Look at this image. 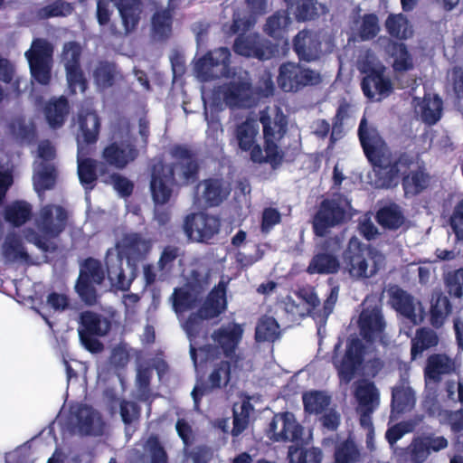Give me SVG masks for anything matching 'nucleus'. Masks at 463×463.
Returning <instances> with one entry per match:
<instances>
[{"label":"nucleus","mask_w":463,"mask_h":463,"mask_svg":"<svg viewBox=\"0 0 463 463\" xmlns=\"http://www.w3.org/2000/svg\"><path fill=\"white\" fill-rule=\"evenodd\" d=\"M391 300L397 312L413 324L417 323L414 298L411 294L397 287L391 293Z\"/></svg>","instance_id":"ea45409f"},{"label":"nucleus","mask_w":463,"mask_h":463,"mask_svg":"<svg viewBox=\"0 0 463 463\" xmlns=\"http://www.w3.org/2000/svg\"><path fill=\"white\" fill-rule=\"evenodd\" d=\"M404 196L414 197L423 193L430 184L431 176L423 163L411 153L400 152L382 170L376 171L375 183L379 188H395L400 183Z\"/></svg>","instance_id":"7ed1b4c3"},{"label":"nucleus","mask_w":463,"mask_h":463,"mask_svg":"<svg viewBox=\"0 0 463 463\" xmlns=\"http://www.w3.org/2000/svg\"><path fill=\"white\" fill-rule=\"evenodd\" d=\"M98 161L90 158L78 157V176L80 184L86 190H92L98 180Z\"/></svg>","instance_id":"49530a36"},{"label":"nucleus","mask_w":463,"mask_h":463,"mask_svg":"<svg viewBox=\"0 0 463 463\" xmlns=\"http://www.w3.org/2000/svg\"><path fill=\"white\" fill-rule=\"evenodd\" d=\"M243 328L237 323L222 326L212 334L213 340L222 349L224 357L231 360L235 366L241 360L236 350L241 342Z\"/></svg>","instance_id":"6ab92c4d"},{"label":"nucleus","mask_w":463,"mask_h":463,"mask_svg":"<svg viewBox=\"0 0 463 463\" xmlns=\"http://www.w3.org/2000/svg\"><path fill=\"white\" fill-rule=\"evenodd\" d=\"M227 306L226 284L222 281L208 294L203 304L199 307L204 317L210 319L219 317Z\"/></svg>","instance_id":"2f4dec72"},{"label":"nucleus","mask_w":463,"mask_h":463,"mask_svg":"<svg viewBox=\"0 0 463 463\" xmlns=\"http://www.w3.org/2000/svg\"><path fill=\"white\" fill-rule=\"evenodd\" d=\"M119 412L122 421L130 425L137 421L141 416V407L136 402L122 400L119 403Z\"/></svg>","instance_id":"69168bd1"},{"label":"nucleus","mask_w":463,"mask_h":463,"mask_svg":"<svg viewBox=\"0 0 463 463\" xmlns=\"http://www.w3.org/2000/svg\"><path fill=\"white\" fill-rule=\"evenodd\" d=\"M252 95V85L248 80H232L222 90L223 101L231 109L250 108Z\"/></svg>","instance_id":"b1692460"},{"label":"nucleus","mask_w":463,"mask_h":463,"mask_svg":"<svg viewBox=\"0 0 463 463\" xmlns=\"http://www.w3.org/2000/svg\"><path fill=\"white\" fill-rule=\"evenodd\" d=\"M354 397L358 402L360 422L362 425H365L367 421H370L371 415L379 405V391L373 382L364 381L356 386Z\"/></svg>","instance_id":"393cba45"},{"label":"nucleus","mask_w":463,"mask_h":463,"mask_svg":"<svg viewBox=\"0 0 463 463\" xmlns=\"http://www.w3.org/2000/svg\"><path fill=\"white\" fill-rule=\"evenodd\" d=\"M369 249L356 237L353 236L349 240L342 259L345 269L351 278L356 279H369L377 273L378 267L375 260L372 259V264H369Z\"/></svg>","instance_id":"1a4fd4ad"},{"label":"nucleus","mask_w":463,"mask_h":463,"mask_svg":"<svg viewBox=\"0 0 463 463\" xmlns=\"http://www.w3.org/2000/svg\"><path fill=\"white\" fill-rule=\"evenodd\" d=\"M138 156V148L130 141H112L101 152L103 164L118 170L125 169Z\"/></svg>","instance_id":"a211bd4d"},{"label":"nucleus","mask_w":463,"mask_h":463,"mask_svg":"<svg viewBox=\"0 0 463 463\" xmlns=\"http://www.w3.org/2000/svg\"><path fill=\"white\" fill-rule=\"evenodd\" d=\"M152 249V241L139 232L125 233L116 249H109L105 256L108 279L117 289L127 291L137 276V264L145 260Z\"/></svg>","instance_id":"f03ea898"},{"label":"nucleus","mask_w":463,"mask_h":463,"mask_svg":"<svg viewBox=\"0 0 463 463\" xmlns=\"http://www.w3.org/2000/svg\"><path fill=\"white\" fill-rule=\"evenodd\" d=\"M439 343V337L435 331L428 327H420L416 330L415 336L411 339V355L416 359L424 351L434 347Z\"/></svg>","instance_id":"a19ab883"},{"label":"nucleus","mask_w":463,"mask_h":463,"mask_svg":"<svg viewBox=\"0 0 463 463\" xmlns=\"http://www.w3.org/2000/svg\"><path fill=\"white\" fill-rule=\"evenodd\" d=\"M79 430L83 435H91L94 429V411L86 404L79 405L73 412Z\"/></svg>","instance_id":"5fc2aeb1"},{"label":"nucleus","mask_w":463,"mask_h":463,"mask_svg":"<svg viewBox=\"0 0 463 463\" xmlns=\"http://www.w3.org/2000/svg\"><path fill=\"white\" fill-rule=\"evenodd\" d=\"M74 7L72 4L63 0H56L53 3L40 8L37 15L41 19L51 17L67 16L72 14Z\"/></svg>","instance_id":"13d9d810"},{"label":"nucleus","mask_w":463,"mask_h":463,"mask_svg":"<svg viewBox=\"0 0 463 463\" xmlns=\"http://www.w3.org/2000/svg\"><path fill=\"white\" fill-rule=\"evenodd\" d=\"M33 80L47 86L52 80L53 46L46 39L35 38L24 53Z\"/></svg>","instance_id":"6e6552de"},{"label":"nucleus","mask_w":463,"mask_h":463,"mask_svg":"<svg viewBox=\"0 0 463 463\" xmlns=\"http://www.w3.org/2000/svg\"><path fill=\"white\" fill-rule=\"evenodd\" d=\"M293 51L299 61L311 62L322 54V41L319 32L308 29L299 31L293 38Z\"/></svg>","instance_id":"4be33fe9"},{"label":"nucleus","mask_w":463,"mask_h":463,"mask_svg":"<svg viewBox=\"0 0 463 463\" xmlns=\"http://www.w3.org/2000/svg\"><path fill=\"white\" fill-rule=\"evenodd\" d=\"M173 15L169 9L156 11L151 19L152 32L159 40H166L172 33Z\"/></svg>","instance_id":"de8ad7c7"},{"label":"nucleus","mask_w":463,"mask_h":463,"mask_svg":"<svg viewBox=\"0 0 463 463\" xmlns=\"http://www.w3.org/2000/svg\"><path fill=\"white\" fill-rule=\"evenodd\" d=\"M116 6L118 10L122 25L126 33H132L138 27L143 3L141 0H118Z\"/></svg>","instance_id":"c85d7f7f"},{"label":"nucleus","mask_w":463,"mask_h":463,"mask_svg":"<svg viewBox=\"0 0 463 463\" xmlns=\"http://www.w3.org/2000/svg\"><path fill=\"white\" fill-rule=\"evenodd\" d=\"M267 432L275 442L297 441L301 439L302 427L296 421L293 413L286 411L274 415Z\"/></svg>","instance_id":"aec40b11"},{"label":"nucleus","mask_w":463,"mask_h":463,"mask_svg":"<svg viewBox=\"0 0 463 463\" xmlns=\"http://www.w3.org/2000/svg\"><path fill=\"white\" fill-rule=\"evenodd\" d=\"M233 51L241 56L266 61L275 56L278 45L257 33H251L239 35L234 41Z\"/></svg>","instance_id":"dca6fc26"},{"label":"nucleus","mask_w":463,"mask_h":463,"mask_svg":"<svg viewBox=\"0 0 463 463\" xmlns=\"http://www.w3.org/2000/svg\"><path fill=\"white\" fill-rule=\"evenodd\" d=\"M416 398L413 390L409 386L398 385L392 390L391 412L400 416L410 411L415 405Z\"/></svg>","instance_id":"f704fd0d"},{"label":"nucleus","mask_w":463,"mask_h":463,"mask_svg":"<svg viewBox=\"0 0 463 463\" xmlns=\"http://www.w3.org/2000/svg\"><path fill=\"white\" fill-rule=\"evenodd\" d=\"M288 458L289 463H321L322 451L319 448L292 445L288 448Z\"/></svg>","instance_id":"09e8293b"},{"label":"nucleus","mask_w":463,"mask_h":463,"mask_svg":"<svg viewBox=\"0 0 463 463\" xmlns=\"http://www.w3.org/2000/svg\"><path fill=\"white\" fill-rule=\"evenodd\" d=\"M385 27L388 33L393 38L405 40L409 37L408 21L402 14H390L385 21Z\"/></svg>","instance_id":"052dcab7"},{"label":"nucleus","mask_w":463,"mask_h":463,"mask_svg":"<svg viewBox=\"0 0 463 463\" xmlns=\"http://www.w3.org/2000/svg\"><path fill=\"white\" fill-rule=\"evenodd\" d=\"M118 71L115 63L100 61L93 71V79L97 86L108 89L114 85Z\"/></svg>","instance_id":"8fccbe9b"},{"label":"nucleus","mask_w":463,"mask_h":463,"mask_svg":"<svg viewBox=\"0 0 463 463\" xmlns=\"http://www.w3.org/2000/svg\"><path fill=\"white\" fill-rule=\"evenodd\" d=\"M334 458L335 463H356L360 451L354 441L347 439L335 447Z\"/></svg>","instance_id":"864d4df0"},{"label":"nucleus","mask_w":463,"mask_h":463,"mask_svg":"<svg viewBox=\"0 0 463 463\" xmlns=\"http://www.w3.org/2000/svg\"><path fill=\"white\" fill-rule=\"evenodd\" d=\"M387 52L393 58L392 68L397 72L408 71L413 68V61L411 53L405 43L392 42Z\"/></svg>","instance_id":"79ce46f5"},{"label":"nucleus","mask_w":463,"mask_h":463,"mask_svg":"<svg viewBox=\"0 0 463 463\" xmlns=\"http://www.w3.org/2000/svg\"><path fill=\"white\" fill-rule=\"evenodd\" d=\"M340 269V262L336 256L331 253L319 252L315 254L306 269L310 274H335Z\"/></svg>","instance_id":"4c0bfd02"},{"label":"nucleus","mask_w":463,"mask_h":463,"mask_svg":"<svg viewBox=\"0 0 463 463\" xmlns=\"http://www.w3.org/2000/svg\"><path fill=\"white\" fill-rule=\"evenodd\" d=\"M279 325L272 317H264L256 326L255 339L257 342H274L279 336Z\"/></svg>","instance_id":"603ef678"},{"label":"nucleus","mask_w":463,"mask_h":463,"mask_svg":"<svg viewBox=\"0 0 463 463\" xmlns=\"http://www.w3.org/2000/svg\"><path fill=\"white\" fill-rule=\"evenodd\" d=\"M302 400L304 410L309 414H319L330 404V397L322 391L305 392Z\"/></svg>","instance_id":"3c124183"},{"label":"nucleus","mask_w":463,"mask_h":463,"mask_svg":"<svg viewBox=\"0 0 463 463\" xmlns=\"http://www.w3.org/2000/svg\"><path fill=\"white\" fill-rule=\"evenodd\" d=\"M169 154L174 159L172 163L159 161L151 167L149 188L156 205H164L170 201L174 186H188L199 178L197 153L189 146L175 144L170 148Z\"/></svg>","instance_id":"f257e3e1"},{"label":"nucleus","mask_w":463,"mask_h":463,"mask_svg":"<svg viewBox=\"0 0 463 463\" xmlns=\"http://www.w3.org/2000/svg\"><path fill=\"white\" fill-rule=\"evenodd\" d=\"M4 260L7 262L24 261L30 260V256L24 246L22 238L14 232H8L0 248Z\"/></svg>","instance_id":"7c9ffc66"},{"label":"nucleus","mask_w":463,"mask_h":463,"mask_svg":"<svg viewBox=\"0 0 463 463\" xmlns=\"http://www.w3.org/2000/svg\"><path fill=\"white\" fill-rule=\"evenodd\" d=\"M380 32L379 19L375 14H365L362 17L359 35L363 41L375 38Z\"/></svg>","instance_id":"680f3d73"},{"label":"nucleus","mask_w":463,"mask_h":463,"mask_svg":"<svg viewBox=\"0 0 463 463\" xmlns=\"http://www.w3.org/2000/svg\"><path fill=\"white\" fill-rule=\"evenodd\" d=\"M144 449L149 455V463H169L166 450L157 435L151 434L147 438L144 445Z\"/></svg>","instance_id":"4d7b16f0"},{"label":"nucleus","mask_w":463,"mask_h":463,"mask_svg":"<svg viewBox=\"0 0 463 463\" xmlns=\"http://www.w3.org/2000/svg\"><path fill=\"white\" fill-rule=\"evenodd\" d=\"M448 446L449 441L444 436L428 432L414 437L408 449L413 463H424L432 452H439Z\"/></svg>","instance_id":"412c9836"},{"label":"nucleus","mask_w":463,"mask_h":463,"mask_svg":"<svg viewBox=\"0 0 463 463\" xmlns=\"http://www.w3.org/2000/svg\"><path fill=\"white\" fill-rule=\"evenodd\" d=\"M195 304V298L188 290L175 288L173 293V307L176 313L192 309Z\"/></svg>","instance_id":"0e129e2a"},{"label":"nucleus","mask_w":463,"mask_h":463,"mask_svg":"<svg viewBox=\"0 0 463 463\" xmlns=\"http://www.w3.org/2000/svg\"><path fill=\"white\" fill-rule=\"evenodd\" d=\"M375 219L379 225L390 231L399 230L406 221L401 207L395 203L381 207Z\"/></svg>","instance_id":"c9c22d12"},{"label":"nucleus","mask_w":463,"mask_h":463,"mask_svg":"<svg viewBox=\"0 0 463 463\" xmlns=\"http://www.w3.org/2000/svg\"><path fill=\"white\" fill-rule=\"evenodd\" d=\"M231 52L227 47H220L206 52L195 63V70L204 80L227 77L230 71Z\"/></svg>","instance_id":"f3484780"},{"label":"nucleus","mask_w":463,"mask_h":463,"mask_svg":"<svg viewBox=\"0 0 463 463\" xmlns=\"http://www.w3.org/2000/svg\"><path fill=\"white\" fill-rule=\"evenodd\" d=\"M452 305L449 298L442 292H435L431 298L430 322L436 327H440L447 317L451 313Z\"/></svg>","instance_id":"58836bf2"},{"label":"nucleus","mask_w":463,"mask_h":463,"mask_svg":"<svg viewBox=\"0 0 463 463\" xmlns=\"http://www.w3.org/2000/svg\"><path fill=\"white\" fill-rule=\"evenodd\" d=\"M364 346L358 338L347 341L345 353L338 364H335L340 381L349 383L354 377L364 360Z\"/></svg>","instance_id":"5701e85b"},{"label":"nucleus","mask_w":463,"mask_h":463,"mask_svg":"<svg viewBox=\"0 0 463 463\" xmlns=\"http://www.w3.org/2000/svg\"><path fill=\"white\" fill-rule=\"evenodd\" d=\"M79 134L77 141L80 144L93 145L98 141L100 119L93 110H80L78 114Z\"/></svg>","instance_id":"bb28decb"},{"label":"nucleus","mask_w":463,"mask_h":463,"mask_svg":"<svg viewBox=\"0 0 463 463\" xmlns=\"http://www.w3.org/2000/svg\"><path fill=\"white\" fill-rule=\"evenodd\" d=\"M279 87L285 92H298L307 86L321 83L319 72L299 63L284 62L279 66L277 79Z\"/></svg>","instance_id":"9b49d317"},{"label":"nucleus","mask_w":463,"mask_h":463,"mask_svg":"<svg viewBox=\"0 0 463 463\" xmlns=\"http://www.w3.org/2000/svg\"><path fill=\"white\" fill-rule=\"evenodd\" d=\"M104 279L105 271L99 260L89 257L82 261L74 288L84 304L93 306L97 303L98 293L95 285H101Z\"/></svg>","instance_id":"9d476101"},{"label":"nucleus","mask_w":463,"mask_h":463,"mask_svg":"<svg viewBox=\"0 0 463 463\" xmlns=\"http://www.w3.org/2000/svg\"><path fill=\"white\" fill-rule=\"evenodd\" d=\"M78 323V334L84 348L92 354L103 351L104 345L98 337L109 334L111 321L99 313L85 310L80 312Z\"/></svg>","instance_id":"0eeeda50"},{"label":"nucleus","mask_w":463,"mask_h":463,"mask_svg":"<svg viewBox=\"0 0 463 463\" xmlns=\"http://www.w3.org/2000/svg\"><path fill=\"white\" fill-rule=\"evenodd\" d=\"M358 137L369 163L378 170L383 169L386 165H384L383 152L385 142L375 128L368 126L365 118H363L360 121Z\"/></svg>","instance_id":"2eb2a0df"},{"label":"nucleus","mask_w":463,"mask_h":463,"mask_svg":"<svg viewBox=\"0 0 463 463\" xmlns=\"http://www.w3.org/2000/svg\"><path fill=\"white\" fill-rule=\"evenodd\" d=\"M56 170L52 165L43 163L35 176L34 184L37 191H46L54 187Z\"/></svg>","instance_id":"bf43d9fd"},{"label":"nucleus","mask_w":463,"mask_h":463,"mask_svg":"<svg viewBox=\"0 0 463 463\" xmlns=\"http://www.w3.org/2000/svg\"><path fill=\"white\" fill-rule=\"evenodd\" d=\"M232 364L233 363L231 360H222L215 364L208 378L212 389L221 388L222 381L224 386L229 383L231 381Z\"/></svg>","instance_id":"6e6d98bb"},{"label":"nucleus","mask_w":463,"mask_h":463,"mask_svg":"<svg viewBox=\"0 0 463 463\" xmlns=\"http://www.w3.org/2000/svg\"><path fill=\"white\" fill-rule=\"evenodd\" d=\"M203 184V197L209 207L219 206L231 194L230 184L222 178H207Z\"/></svg>","instance_id":"c756f323"},{"label":"nucleus","mask_w":463,"mask_h":463,"mask_svg":"<svg viewBox=\"0 0 463 463\" xmlns=\"http://www.w3.org/2000/svg\"><path fill=\"white\" fill-rule=\"evenodd\" d=\"M45 119L53 129L61 128L70 113V103L66 97L51 98L43 107Z\"/></svg>","instance_id":"cd10ccee"},{"label":"nucleus","mask_w":463,"mask_h":463,"mask_svg":"<svg viewBox=\"0 0 463 463\" xmlns=\"http://www.w3.org/2000/svg\"><path fill=\"white\" fill-rule=\"evenodd\" d=\"M82 49L79 43L71 41L65 43L61 53V62L63 64L68 88L71 94L77 90L85 92L88 88V81L81 68Z\"/></svg>","instance_id":"f8f14e48"},{"label":"nucleus","mask_w":463,"mask_h":463,"mask_svg":"<svg viewBox=\"0 0 463 463\" xmlns=\"http://www.w3.org/2000/svg\"><path fill=\"white\" fill-rule=\"evenodd\" d=\"M291 24V19L287 11H277L270 15L264 25V32L274 39H281Z\"/></svg>","instance_id":"a18cd8bd"},{"label":"nucleus","mask_w":463,"mask_h":463,"mask_svg":"<svg viewBox=\"0 0 463 463\" xmlns=\"http://www.w3.org/2000/svg\"><path fill=\"white\" fill-rule=\"evenodd\" d=\"M386 68L380 64L378 66L371 63L364 64L361 72L364 77L361 80V89L364 95L373 100L376 94L380 99L389 97L393 91V86L389 77L385 76Z\"/></svg>","instance_id":"4468645a"},{"label":"nucleus","mask_w":463,"mask_h":463,"mask_svg":"<svg viewBox=\"0 0 463 463\" xmlns=\"http://www.w3.org/2000/svg\"><path fill=\"white\" fill-rule=\"evenodd\" d=\"M291 9L296 21L299 23L315 21L326 12V5L318 0H294Z\"/></svg>","instance_id":"e433bc0d"},{"label":"nucleus","mask_w":463,"mask_h":463,"mask_svg":"<svg viewBox=\"0 0 463 463\" xmlns=\"http://www.w3.org/2000/svg\"><path fill=\"white\" fill-rule=\"evenodd\" d=\"M349 202L341 194L322 200L312 218V230L316 236H326L330 229L347 222Z\"/></svg>","instance_id":"423d86ee"},{"label":"nucleus","mask_w":463,"mask_h":463,"mask_svg":"<svg viewBox=\"0 0 463 463\" xmlns=\"http://www.w3.org/2000/svg\"><path fill=\"white\" fill-rule=\"evenodd\" d=\"M446 287L450 296L461 298L463 295V269L449 273L446 279Z\"/></svg>","instance_id":"774afa93"},{"label":"nucleus","mask_w":463,"mask_h":463,"mask_svg":"<svg viewBox=\"0 0 463 463\" xmlns=\"http://www.w3.org/2000/svg\"><path fill=\"white\" fill-rule=\"evenodd\" d=\"M183 228L191 241L207 243L219 232L221 220L205 213H193L185 217Z\"/></svg>","instance_id":"ddd939ff"},{"label":"nucleus","mask_w":463,"mask_h":463,"mask_svg":"<svg viewBox=\"0 0 463 463\" xmlns=\"http://www.w3.org/2000/svg\"><path fill=\"white\" fill-rule=\"evenodd\" d=\"M184 454L191 458L193 463H210L213 457V449L205 445L197 446L193 450L184 449Z\"/></svg>","instance_id":"338daca9"},{"label":"nucleus","mask_w":463,"mask_h":463,"mask_svg":"<svg viewBox=\"0 0 463 463\" xmlns=\"http://www.w3.org/2000/svg\"><path fill=\"white\" fill-rule=\"evenodd\" d=\"M423 420L424 415L417 414L410 420L400 421L389 427L385 432L386 440L390 446H393L405 434L413 432Z\"/></svg>","instance_id":"37998d69"},{"label":"nucleus","mask_w":463,"mask_h":463,"mask_svg":"<svg viewBox=\"0 0 463 463\" xmlns=\"http://www.w3.org/2000/svg\"><path fill=\"white\" fill-rule=\"evenodd\" d=\"M359 333L366 343H373L385 329V321L380 308L374 307L362 310L358 319Z\"/></svg>","instance_id":"a878e982"},{"label":"nucleus","mask_w":463,"mask_h":463,"mask_svg":"<svg viewBox=\"0 0 463 463\" xmlns=\"http://www.w3.org/2000/svg\"><path fill=\"white\" fill-rule=\"evenodd\" d=\"M68 212L61 205L46 204L39 212L35 225L39 232L28 229L26 240L34 244L43 252L53 253L57 251L58 245L51 240L60 237L68 224Z\"/></svg>","instance_id":"20e7f679"},{"label":"nucleus","mask_w":463,"mask_h":463,"mask_svg":"<svg viewBox=\"0 0 463 463\" xmlns=\"http://www.w3.org/2000/svg\"><path fill=\"white\" fill-rule=\"evenodd\" d=\"M454 371L452 359L445 354H434L428 357L425 367V378L438 383L443 374H449Z\"/></svg>","instance_id":"72a5a7b5"},{"label":"nucleus","mask_w":463,"mask_h":463,"mask_svg":"<svg viewBox=\"0 0 463 463\" xmlns=\"http://www.w3.org/2000/svg\"><path fill=\"white\" fill-rule=\"evenodd\" d=\"M260 120L263 128L265 156L260 146H255L250 153V160L258 164L269 163L273 168H277L283 161V154L279 151L278 141L287 132V118L282 112H279L274 120L269 115H261Z\"/></svg>","instance_id":"39448f33"},{"label":"nucleus","mask_w":463,"mask_h":463,"mask_svg":"<svg viewBox=\"0 0 463 463\" xmlns=\"http://www.w3.org/2000/svg\"><path fill=\"white\" fill-rule=\"evenodd\" d=\"M259 134V124L256 120L247 118L245 121L238 124L234 130L235 140L239 148L244 152L252 153L257 144V136Z\"/></svg>","instance_id":"473e14b6"},{"label":"nucleus","mask_w":463,"mask_h":463,"mask_svg":"<svg viewBox=\"0 0 463 463\" xmlns=\"http://www.w3.org/2000/svg\"><path fill=\"white\" fill-rule=\"evenodd\" d=\"M32 206L24 201H15L7 205L4 211L5 220L14 227H20L30 220Z\"/></svg>","instance_id":"c03bdc74"},{"label":"nucleus","mask_w":463,"mask_h":463,"mask_svg":"<svg viewBox=\"0 0 463 463\" xmlns=\"http://www.w3.org/2000/svg\"><path fill=\"white\" fill-rule=\"evenodd\" d=\"M208 319L210 318L204 317L203 313H201L199 308L196 312L188 316L183 326L191 342L200 335L203 320Z\"/></svg>","instance_id":"e2e57ef3"}]
</instances>
